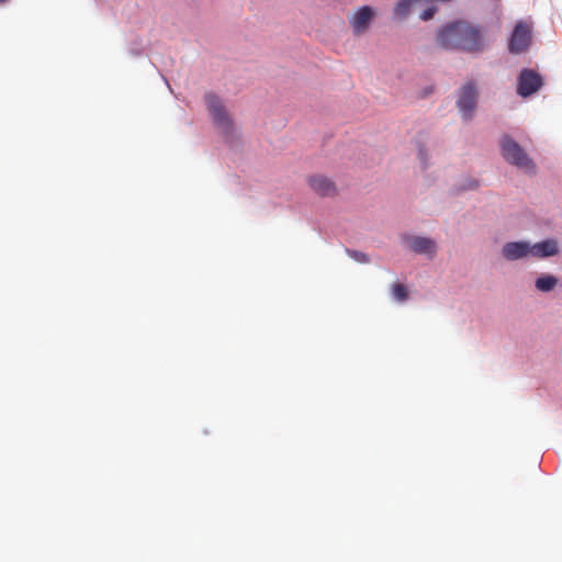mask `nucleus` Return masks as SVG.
<instances>
[{
	"mask_svg": "<svg viewBox=\"0 0 562 562\" xmlns=\"http://www.w3.org/2000/svg\"><path fill=\"white\" fill-rule=\"evenodd\" d=\"M501 147L502 154L506 161L525 170L526 172L535 171V164L520 147V145L513 138L509 136H504L501 140Z\"/></svg>",
	"mask_w": 562,
	"mask_h": 562,
	"instance_id": "obj_1",
	"label": "nucleus"
},
{
	"mask_svg": "<svg viewBox=\"0 0 562 562\" xmlns=\"http://www.w3.org/2000/svg\"><path fill=\"white\" fill-rule=\"evenodd\" d=\"M530 255L537 258L554 256L559 252L558 243L554 239H547L535 245H530Z\"/></svg>",
	"mask_w": 562,
	"mask_h": 562,
	"instance_id": "obj_10",
	"label": "nucleus"
},
{
	"mask_svg": "<svg viewBox=\"0 0 562 562\" xmlns=\"http://www.w3.org/2000/svg\"><path fill=\"white\" fill-rule=\"evenodd\" d=\"M392 295L396 301L403 302L408 297V291L404 284L394 283L392 285Z\"/></svg>",
	"mask_w": 562,
	"mask_h": 562,
	"instance_id": "obj_16",
	"label": "nucleus"
},
{
	"mask_svg": "<svg viewBox=\"0 0 562 562\" xmlns=\"http://www.w3.org/2000/svg\"><path fill=\"white\" fill-rule=\"evenodd\" d=\"M408 247L416 254L434 255L436 252V244L427 237H407Z\"/></svg>",
	"mask_w": 562,
	"mask_h": 562,
	"instance_id": "obj_9",
	"label": "nucleus"
},
{
	"mask_svg": "<svg viewBox=\"0 0 562 562\" xmlns=\"http://www.w3.org/2000/svg\"><path fill=\"white\" fill-rule=\"evenodd\" d=\"M533 30L531 20L518 21L510 35H530Z\"/></svg>",
	"mask_w": 562,
	"mask_h": 562,
	"instance_id": "obj_15",
	"label": "nucleus"
},
{
	"mask_svg": "<svg viewBox=\"0 0 562 562\" xmlns=\"http://www.w3.org/2000/svg\"><path fill=\"white\" fill-rule=\"evenodd\" d=\"M477 89L474 82L469 81L462 86L457 101V106L464 119H470L476 106Z\"/></svg>",
	"mask_w": 562,
	"mask_h": 562,
	"instance_id": "obj_4",
	"label": "nucleus"
},
{
	"mask_svg": "<svg viewBox=\"0 0 562 562\" xmlns=\"http://www.w3.org/2000/svg\"><path fill=\"white\" fill-rule=\"evenodd\" d=\"M436 11H437V9L435 7H430V8L426 9L425 11H423V13L420 14V19L423 21H428L434 18Z\"/></svg>",
	"mask_w": 562,
	"mask_h": 562,
	"instance_id": "obj_17",
	"label": "nucleus"
},
{
	"mask_svg": "<svg viewBox=\"0 0 562 562\" xmlns=\"http://www.w3.org/2000/svg\"><path fill=\"white\" fill-rule=\"evenodd\" d=\"M7 2H8V0H0V4H4Z\"/></svg>",
	"mask_w": 562,
	"mask_h": 562,
	"instance_id": "obj_20",
	"label": "nucleus"
},
{
	"mask_svg": "<svg viewBox=\"0 0 562 562\" xmlns=\"http://www.w3.org/2000/svg\"><path fill=\"white\" fill-rule=\"evenodd\" d=\"M558 281L554 276H542L536 280V288L541 292H550L555 288Z\"/></svg>",
	"mask_w": 562,
	"mask_h": 562,
	"instance_id": "obj_14",
	"label": "nucleus"
},
{
	"mask_svg": "<svg viewBox=\"0 0 562 562\" xmlns=\"http://www.w3.org/2000/svg\"><path fill=\"white\" fill-rule=\"evenodd\" d=\"M420 0H398L393 9V14L395 18L403 20L405 19L412 7L418 3Z\"/></svg>",
	"mask_w": 562,
	"mask_h": 562,
	"instance_id": "obj_12",
	"label": "nucleus"
},
{
	"mask_svg": "<svg viewBox=\"0 0 562 562\" xmlns=\"http://www.w3.org/2000/svg\"><path fill=\"white\" fill-rule=\"evenodd\" d=\"M308 184L315 193L322 196H331L336 193L335 183L321 175L310 177Z\"/></svg>",
	"mask_w": 562,
	"mask_h": 562,
	"instance_id": "obj_8",
	"label": "nucleus"
},
{
	"mask_svg": "<svg viewBox=\"0 0 562 562\" xmlns=\"http://www.w3.org/2000/svg\"><path fill=\"white\" fill-rule=\"evenodd\" d=\"M440 35H479V31L465 21H456L446 25Z\"/></svg>",
	"mask_w": 562,
	"mask_h": 562,
	"instance_id": "obj_11",
	"label": "nucleus"
},
{
	"mask_svg": "<svg viewBox=\"0 0 562 562\" xmlns=\"http://www.w3.org/2000/svg\"><path fill=\"white\" fill-rule=\"evenodd\" d=\"M531 37H510L508 48L510 53L520 54L528 49L530 46Z\"/></svg>",
	"mask_w": 562,
	"mask_h": 562,
	"instance_id": "obj_13",
	"label": "nucleus"
},
{
	"mask_svg": "<svg viewBox=\"0 0 562 562\" xmlns=\"http://www.w3.org/2000/svg\"><path fill=\"white\" fill-rule=\"evenodd\" d=\"M484 37H437V47L448 50L468 53L482 52L485 47Z\"/></svg>",
	"mask_w": 562,
	"mask_h": 562,
	"instance_id": "obj_3",
	"label": "nucleus"
},
{
	"mask_svg": "<svg viewBox=\"0 0 562 562\" xmlns=\"http://www.w3.org/2000/svg\"><path fill=\"white\" fill-rule=\"evenodd\" d=\"M530 244L527 241H510L503 246V256L510 261L518 260L530 255Z\"/></svg>",
	"mask_w": 562,
	"mask_h": 562,
	"instance_id": "obj_7",
	"label": "nucleus"
},
{
	"mask_svg": "<svg viewBox=\"0 0 562 562\" xmlns=\"http://www.w3.org/2000/svg\"><path fill=\"white\" fill-rule=\"evenodd\" d=\"M205 100L213 123L218 128L220 133L225 137L231 136L234 132V123L221 100L214 94H207Z\"/></svg>",
	"mask_w": 562,
	"mask_h": 562,
	"instance_id": "obj_2",
	"label": "nucleus"
},
{
	"mask_svg": "<svg viewBox=\"0 0 562 562\" xmlns=\"http://www.w3.org/2000/svg\"><path fill=\"white\" fill-rule=\"evenodd\" d=\"M543 85L542 77L531 69L521 70L518 77L517 93L524 98L537 92Z\"/></svg>",
	"mask_w": 562,
	"mask_h": 562,
	"instance_id": "obj_5",
	"label": "nucleus"
},
{
	"mask_svg": "<svg viewBox=\"0 0 562 562\" xmlns=\"http://www.w3.org/2000/svg\"><path fill=\"white\" fill-rule=\"evenodd\" d=\"M418 157L422 160V162L425 164V161H426V153H425V150L423 148H419Z\"/></svg>",
	"mask_w": 562,
	"mask_h": 562,
	"instance_id": "obj_19",
	"label": "nucleus"
},
{
	"mask_svg": "<svg viewBox=\"0 0 562 562\" xmlns=\"http://www.w3.org/2000/svg\"><path fill=\"white\" fill-rule=\"evenodd\" d=\"M349 254L351 255L352 258H355L358 261H361V262H368L369 261L368 256L366 254H363V252L350 251Z\"/></svg>",
	"mask_w": 562,
	"mask_h": 562,
	"instance_id": "obj_18",
	"label": "nucleus"
},
{
	"mask_svg": "<svg viewBox=\"0 0 562 562\" xmlns=\"http://www.w3.org/2000/svg\"><path fill=\"white\" fill-rule=\"evenodd\" d=\"M374 15L373 8L363 5L349 18V23L355 32L362 33L368 29Z\"/></svg>",
	"mask_w": 562,
	"mask_h": 562,
	"instance_id": "obj_6",
	"label": "nucleus"
}]
</instances>
